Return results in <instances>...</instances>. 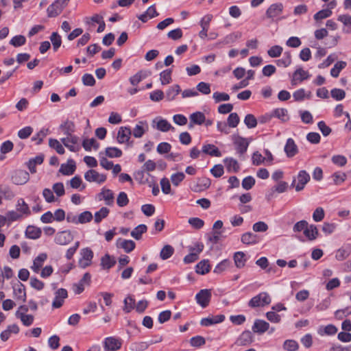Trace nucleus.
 Wrapping results in <instances>:
<instances>
[{"label": "nucleus", "instance_id": "obj_30", "mask_svg": "<svg viewBox=\"0 0 351 351\" xmlns=\"http://www.w3.org/2000/svg\"><path fill=\"white\" fill-rule=\"evenodd\" d=\"M337 20L343 25V31L345 33H351V15L342 14L338 16Z\"/></svg>", "mask_w": 351, "mask_h": 351}, {"label": "nucleus", "instance_id": "obj_11", "mask_svg": "<svg viewBox=\"0 0 351 351\" xmlns=\"http://www.w3.org/2000/svg\"><path fill=\"white\" fill-rule=\"evenodd\" d=\"M73 239V235L69 230L59 232L55 237L56 243L60 245H66L70 243Z\"/></svg>", "mask_w": 351, "mask_h": 351}, {"label": "nucleus", "instance_id": "obj_12", "mask_svg": "<svg viewBox=\"0 0 351 351\" xmlns=\"http://www.w3.org/2000/svg\"><path fill=\"white\" fill-rule=\"evenodd\" d=\"M211 298V290L202 289L196 294L195 299L197 302L202 307H206Z\"/></svg>", "mask_w": 351, "mask_h": 351}, {"label": "nucleus", "instance_id": "obj_38", "mask_svg": "<svg viewBox=\"0 0 351 351\" xmlns=\"http://www.w3.org/2000/svg\"><path fill=\"white\" fill-rule=\"evenodd\" d=\"M202 152L205 154H209L212 156L219 157L221 156V154L219 149L215 147L214 145L207 144L204 145L202 147Z\"/></svg>", "mask_w": 351, "mask_h": 351}, {"label": "nucleus", "instance_id": "obj_49", "mask_svg": "<svg viewBox=\"0 0 351 351\" xmlns=\"http://www.w3.org/2000/svg\"><path fill=\"white\" fill-rule=\"evenodd\" d=\"M82 146L86 151H90L92 148L97 149L99 143L94 138H87L84 140Z\"/></svg>", "mask_w": 351, "mask_h": 351}, {"label": "nucleus", "instance_id": "obj_7", "mask_svg": "<svg viewBox=\"0 0 351 351\" xmlns=\"http://www.w3.org/2000/svg\"><path fill=\"white\" fill-rule=\"evenodd\" d=\"M105 351H118L122 346V340L114 337H108L104 340Z\"/></svg>", "mask_w": 351, "mask_h": 351}, {"label": "nucleus", "instance_id": "obj_40", "mask_svg": "<svg viewBox=\"0 0 351 351\" xmlns=\"http://www.w3.org/2000/svg\"><path fill=\"white\" fill-rule=\"evenodd\" d=\"M115 259L109 254H105L101 259V265L105 269H109L115 264Z\"/></svg>", "mask_w": 351, "mask_h": 351}, {"label": "nucleus", "instance_id": "obj_29", "mask_svg": "<svg viewBox=\"0 0 351 351\" xmlns=\"http://www.w3.org/2000/svg\"><path fill=\"white\" fill-rule=\"evenodd\" d=\"M47 258V255L45 253H41L38 256H36L34 261L33 265L31 267V269L35 272L38 273L40 268L43 265L45 261Z\"/></svg>", "mask_w": 351, "mask_h": 351}, {"label": "nucleus", "instance_id": "obj_56", "mask_svg": "<svg viewBox=\"0 0 351 351\" xmlns=\"http://www.w3.org/2000/svg\"><path fill=\"white\" fill-rule=\"evenodd\" d=\"M109 209L102 207L99 211L95 214V221L99 223L103 219L106 218L109 214Z\"/></svg>", "mask_w": 351, "mask_h": 351}, {"label": "nucleus", "instance_id": "obj_8", "mask_svg": "<svg viewBox=\"0 0 351 351\" xmlns=\"http://www.w3.org/2000/svg\"><path fill=\"white\" fill-rule=\"evenodd\" d=\"M68 297V292L65 289L60 288L54 292V298L51 304L53 308H59L64 304Z\"/></svg>", "mask_w": 351, "mask_h": 351}, {"label": "nucleus", "instance_id": "obj_25", "mask_svg": "<svg viewBox=\"0 0 351 351\" xmlns=\"http://www.w3.org/2000/svg\"><path fill=\"white\" fill-rule=\"evenodd\" d=\"M16 210L21 213L22 216L27 217L31 214L30 208L24 199L19 198L16 204Z\"/></svg>", "mask_w": 351, "mask_h": 351}, {"label": "nucleus", "instance_id": "obj_41", "mask_svg": "<svg viewBox=\"0 0 351 351\" xmlns=\"http://www.w3.org/2000/svg\"><path fill=\"white\" fill-rule=\"evenodd\" d=\"M43 162V156H38L35 157L34 158H32L29 160V161L27 163V167L29 170L32 173H34L36 172V165H40Z\"/></svg>", "mask_w": 351, "mask_h": 351}, {"label": "nucleus", "instance_id": "obj_42", "mask_svg": "<svg viewBox=\"0 0 351 351\" xmlns=\"http://www.w3.org/2000/svg\"><path fill=\"white\" fill-rule=\"evenodd\" d=\"M123 303V310L125 313H130L135 308V300L130 295L125 298Z\"/></svg>", "mask_w": 351, "mask_h": 351}, {"label": "nucleus", "instance_id": "obj_50", "mask_svg": "<svg viewBox=\"0 0 351 351\" xmlns=\"http://www.w3.org/2000/svg\"><path fill=\"white\" fill-rule=\"evenodd\" d=\"M347 176L344 172H335L332 175L333 182L335 185H341L346 180Z\"/></svg>", "mask_w": 351, "mask_h": 351}, {"label": "nucleus", "instance_id": "obj_18", "mask_svg": "<svg viewBox=\"0 0 351 351\" xmlns=\"http://www.w3.org/2000/svg\"><path fill=\"white\" fill-rule=\"evenodd\" d=\"M149 126L146 121H139L132 130V134L134 137L141 138L148 131Z\"/></svg>", "mask_w": 351, "mask_h": 351}, {"label": "nucleus", "instance_id": "obj_21", "mask_svg": "<svg viewBox=\"0 0 351 351\" xmlns=\"http://www.w3.org/2000/svg\"><path fill=\"white\" fill-rule=\"evenodd\" d=\"M98 195L99 199L100 200H104L106 205L110 206L113 204L114 197V193L111 190L104 188Z\"/></svg>", "mask_w": 351, "mask_h": 351}, {"label": "nucleus", "instance_id": "obj_54", "mask_svg": "<svg viewBox=\"0 0 351 351\" xmlns=\"http://www.w3.org/2000/svg\"><path fill=\"white\" fill-rule=\"evenodd\" d=\"M70 186L73 189H79L82 191L85 189V185L82 183V180L80 177L75 176L69 182Z\"/></svg>", "mask_w": 351, "mask_h": 351}, {"label": "nucleus", "instance_id": "obj_45", "mask_svg": "<svg viewBox=\"0 0 351 351\" xmlns=\"http://www.w3.org/2000/svg\"><path fill=\"white\" fill-rule=\"evenodd\" d=\"M49 145L51 148L55 149L59 154H63L64 153V148L62 145L60 141L57 139L50 138L49 140Z\"/></svg>", "mask_w": 351, "mask_h": 351}, {"label": "nucleus", "instance_id": "obj_13", "mask_svg": "<svg viewBox=\"0 0 351 351\" xmlns=\"http://www.w3.org/2000/svg\"><path fill=\"white\" fill-rule=\"evenodd\" d=\"M213 16L212 14H206L203 16L199 22L202 30L199 32V36L202 39H206L208 37V31L210 27V23Z\"/></svg>", "mask_w": 351, "mask_h": 351}, {"label": "nucleus", "instance_id": "obj_32", "mask_svg": "<svg viewBox=\"0 0 351 351\" xmlns=\"http://www.w3.org/2000/svg\"><path fill=\"white\" fill-rule=\"evenodd\" d=\"M269 328V324L265 321L258 319L256 320L254 326L252 327V330L254 332L256 333H263L267 331Z\"/></svg>", "mask_w": 351, "mask_h": 351}, {"label": "nucleus", "instance_id": "obj_33", "mask_svg": "<svg viewBox=\"0 0 351 351\" xmlns=\"http://www.w3.org/2000/svg\"><path fill=\"white\" fill-rule=\"evenodd\" d=\"M25 235L31 239H36L41 235V230L34 226H29L25 230Z\"/></svg>", "mask_w": 351, "mask_h": 351}, {"label": "nucleus", "instance_id": "obj_58", "mask_svg": "<svg viewBox=\"0 0 351 351\" xmlns=\"http://www.w3.org/2000/svg\"><path fill=\"white\" fill-rule=\"evenodd\" d=\"M173 251L171 245H167L161 250L160 256L162 260H166L172 256Z\"/></svg>", "mask_w": 351, "mask_h": 351}, {"label": "nucleus", "instance_id": "obj_15", "mask_svg": "<svg viewBox=\"0 0 351 351\" xmlns=\"http://www.w3.org/2000/svg\"><path fill=\"white\" fill-rule=\"evenodd\" d=\"M132 135V131L129 127H120L117 135V141L120 144L128 143Z\"/></svg>", "mask_w": 351, "mask_h": 351}, {"label": "nucleus", "instance_id": "obj_61", "mask_svg": "<svg viewBox=\"0 0 351 351\" xmlns=\"http://www.w3.org/2000/svg\"><path fill=\"white\" fill-rule=\"evenodd\" d=\"M106 154L110 158H117L122 155V152L117 147H110L106 149Z\"/></svg>", "mask_w": 351, "mask_h": 351}, {"label": "nucleus", "instance_id": "obj_27", "mask_svg": "<svg viewBox=\"0 0 351 351\" xmlns=\"http://www.w3.org/2000/svg\"><path fill=\"white\" fill-rule=\"evenodd\" d=\"M285 152L286 155L289 158H292L297 154L298 149L292 138H289L287 141L286 145L285 146Z\"/></svg>", "mask_w": 351, "mask_h": 351}, {"label": "nucleus", "instance_id": "obj_22", "mask_svg": "<svg viewBox=\"0 0 351 351\" xmlns=\"http://www.w3.org/2000/svg\"><path fill=\"white\" fill-rule=\"evenodd\" d=\"M14 295L16 300L24 302L26 300L25 286L21 283L16 284L14 287Z\"/></svg>", "mask_w": 351, "mask_h": 351}, {"label": "nucleus", "instance_id": "obj_19", "mask_svg": "<svg viewBox=\"0 0 351 351\" xmlns=\"http://www.w3.org/2000/svg\"><path fill=\"white\" fill-rule=\"evenodd\" d=\"M189 128L190 129L193 128L194 125H202L205 121V115L203 112L197 111L192 113L189 116Z\"/></svg>", "mask_w": 351, "mask_h": 351}, {"label": "nucleus", "instance_id": "obj_60", "mask_svg": "<svg viewBox=\"0 0 351 351\" xmlns=\"http://www.w3.org/2000/svg\"><path fill=\"white\" fill-rule=\"evenodd\" d=\"M313 219L315 222L322 221L325 217V212L323 208L317 207L313 213Z\"/></svg>", "mask_w": 351, "mask_h": 351}, {"label": "nucleus", "instance_id": "obj_5", "mask_svg": "<svg viewBox=\"0 0 351 351\" xmlns=\"http://www.w3.org/2000/svg\"><path fill=\"white\" fill-rule=\"evenodd\" d=\"M153 128L162 132H167L169 130H174V128L166 119L161 117H156L152 121Z\"/></svg>", "mask_w": 351, "mask_h": 351}, {"label": "nucleus", "instance_id": "obj_26", "mask_svg": "<svg viewBox=\"0 0 351 351\" xmlns=\"http://www.w3.org/2000/svg\"><path fill=\"white\" fill-rule=\"evenodd\" d=\"M117 246L123 249L126 253H130L135 248V243L132 240L119 239L117 241Z\"/></svg>", "mask_w": 351, "mask_h": 351}, {"label": "nucleus", "instance_id": "obj_24", "mask_svg": "<svg viewBox=\"0 0 351 351\" xmlns=\"http://www.w3.org/2000/svg\"><path fill=\"white\" fill-rule=\"evenodd\" d=\"M232 140L238 152L243 154L247 150L248 142L245 138L239 136H234Z\"/></svg>", "mask_w": 351, "mask_h": 351}, {"label": "nucleus", "instance_id": "obj_14", "mask_svg": "<svg viewBox=\"0 0 351 351\" xmlns=\"http://www.w3.org/2000/svg\"><path fill=\"white\" fill-rule=\"evenodd\" d=\"M284 6L282 3L271 4L266 10L265 15L267 19H274L280 16L283 11Z\"/></svg>", "mask_w": 351, "mask_h": 351}, {"label": "nucleus", "instance_id": "obj_3", "mask_svg": "<svg viewBox=\"0 0 351 351\" xmlns=\"http://www.w3.org/2000/svg\"><path fill=\"white\" fill-rule=\"evenodd\" d=\"M69 0H56L47 9V16L50 18L58 16L67 5Z\"/></svg>", "mask_w": 351, "mask_h": 351}, {"label": "nucleus", "instance_id": "obj_53", "mask_svg": "<svg viewBox=\"0 0 351 351\" xmlns=\"http://www.w3.org/2000/svg\"><path fill=\"white\" fill-rule=\"evenodd\" d=\"M273 116L282 120L287 121L289 120L288 111L285 108H277L274 110Z\"/></svg>", "mask_w": 351, "mask_h": 351}, {"label": "nucleus", "instance_id": "obj_28", "mask_svg": "<svg viewBox=\"0 0 351 351\" xmlns=\"http://www.w3.org/2000/svg\"><path fill=\"white\" fill-rule=\"evenodd\" d=\"M308 76L309 75L307 71L303 70L302 69H298L293 73L291 81L292 84L296 85L302 82L303 80L307 79Z\"/></svg>", "mask_w": 351, "mask_h": 351}, {"label": "nucleus", "instance_id": "obj_62", "mask_svg": "<svg viewBox=\"0 0 351 351\" xmlns=\"http://www.w3.org/2000/svg\"><path fill=\"white\" fill-rule=\"evenodd\" d=\"M337 225L334 223L324 222L322 230L325 234H331L336 230Z\"/></svg>", "mask_w": 351, "mask_h": 351}, {"label": "nucleus", "instance_id": "obj_43", "mask_svg": "<svg viewBox=\"0 0 351 351\" xmlns=\"http://www.w3.org/2000/svg\"><path fill=\"white\" fill-rule=\"evenodd\" d=\"M149 343L146 341L133 342L130 346V351H144L148 348Z\"/></svg>", "mask_w": 351, "mask_h": 351}, {"label": "nucleus", "instance_id": "obj_44", "mask_svg": "<svg viewBox=\"0 0 351 351\" xmlns=\"http://www.w3.org/2000/svg\"><path fill=\"white\" fill-rule=\"evenodd\" d=\"M234 261L237 268H242L245 266L246 259L245 254L242 252H237L234 255Z\"/></svg>", "mask_w": 351, "mask_h": 351}, {"label": "nucleus", "instance_id": "obj_2", "mask_svg": "<svg viewBox=\"0 0 351 351\" xmlns=\"http://www.w3.org/2000/svg\"><path fill=\"white\" fill-rule=\"evenodd\" d=\"M310 180V175L304 170L299 171L295 178H293L291 186L295 187L297 192L302 191L306 184Z\"/></svg>", "mask_w": 351, "mask_h": 351}, {"label": "nucleus", "instance_id": "obj_57", "mask_svg": "<svg viewBox=\"0 0 351 351\" xmlns=\"http://www.w3.org/2000/svg\"><path fill=\"white\" fill-rule=\"evenodd\" d=\"M230 266V261L228 260H223L220 262L214 269L213 272L220 274L226 271Z\"/></svg>", "mask_w": 351, "mask_h": 351}, {"label": "nucleus", "instance_id": "obj_16", "mask_svg": "<svg viewBox=\"0 0 351 351\" xmlns=\"http://www.w3.org/2000/svg\"><path fill=\"white\" fill-rule=\"evenodd\" d=\"M202 244H197L195 247L191 249V252L184 258V262L186 264L195 262L199 258V253L203 250Z\"/></svg>", "mask_w": 351, "mask_h": 351}, {"label": "nucleus", "instance_id": "obj_9", "mask_svg": "<svg viewBox=\"0 0 351 351\" xmlns=\"http://www.w3.org/2000/svg\"><path fill=\"white\" fill-rule=\"evenodd\" d=\"M61 142L71 152H78L80 149V147L78 144L79 138L76 136H74V135L66 136V137L61 138Z\"/></svg>", "mask_w": 351, "mask_h": 351}, {"label": "nucleus", "instance_id": "obj_55", "mask_svg": "<svg viewBox=\"0 0 351 351\" xmlns=\"http://www.w3.org/2000/svg\"><path fill=\"white\" fill-rule=\"evenodd\" d=\"M283 348L287 351H296L299 348V345L296 341L288 339L284 342Z\"/></svg>", "mask_w": 351, "mask_h": 351}, {"label": "nucleus", "instance_id": "obj_6", "mask_svg": "<svg viewBox=\"0 0 351 351\" xmlns=\"http://www.w3.org/2000/svg\"><path fill=\"white\" fill-rule=\"evenodd\" d=\"M80 256L78 265L81 268L85 269L92 264L93 252L90 248H82L80 250Z\"/></svg>", "mask_w": 351, "mask_h": 351}, {"label": "nucleus", "instance_id": "obj_10", "mask_svg": "<svg viewBox=\"0 0 351 351\" xmlns=\"http://www.w3.org/2000/svg\"><path fill=\"white\" fill-rule=\"evenodd\" d=\"M84 178L89 182L101 184L106 181V176L104 174L99 173L94 169H90L85 173Z\"/></svg>", "mask_w": 351, "mask_h": 351}, {"label": "nucleus", "instance_id": "obj_39", "mask_svg": "<svg viewBox=\"0 0 351 351\" xmlns=\"http://www.w3.org/2000/svg\"><path fill=\"white\" fill-rule=\"evenodd\" d=\"M147 230V227L146 225H138L131 232V236L136 240H140L142 238V234L146 232Z\"/></svg>", "mask_w": 351, "mask_h": 351}, {"label": "nucleus", "instance_id": "obj_31", "mask_svg": "<svg viewBox=\"0 0 351 351\" xmlns=\"http://www.w3.org/2000/svg\"><path fill=\"white\" fill-rule=\"evenodd\" d=\"M225 319V316L223 315H216L212 317L204 318L201 320L200 324L204 326H208L212 324H218L222 322Z\"/></svg>", "mask_w": 351, "mask_h": 351}, {"label": "nucleus", "instance_id": "obj_59", "mask_svg": "<svg viewBox=\"0 0 351 351\" xmlns=\"http://www.w3.org/2000/svg\"><path fill=\"white\" fill-rule=\"evenodd\" d=\"M160 80L162 85L168 84L171 80V71L165 70L160 73Z\"/></svg>", "mask_w": 351, "mask_h": 351}, {"label": "nucleus", "instance_id": "obj_47", "mask_svg": "<svg viewBox=\"0 0 351 351\" xmlns=\"http://www.w3.org/2000/svg\"><path fill=\"white\" fill-rule=\"evenodd\" d=\"M147 76L145 71H141L130 78V82L133 86H136L141 80Z\"/></svg>", "mask_w": 351, "mask_h": 351}, {"label": "nucleus", "instance_id": "obj_37", "mask_svg": "<svg viewBox=\"0 0 351 351\" xmlns=\"http://www.w3.org/2000/svg\"><path fill=\"white\" fill-rule=\"evenodd\" d=\"M252 342V336L250 331L243 332L237 341L239 346H247Z\"/></svg>", "mask_w": 351, "mask_h": 351}, {"label": "nucleus", "instance_id": "obj_36", "mask_svg": "<svg viewBox=\"0 0 351 351\" xmlns=\"http://www.w3.org/2000/svg\"><path fill=\"white\" fill-rule=\"evenodd\" d=\"M60 130L66 136L73 135L75 131V124L71 121H66L60 125Z\"/></svg>", "mask_w": 351, "mask_h": 351}, {"label": "nucleus", "instance_id": "obj_63", "mask_svg": "<svg viewBox=\"0 0 351 351\" xmlns=\"http://www.w3.org/2000/svg\"><path fill=\"white\" fill-rule=\"evenodd\" d=\"M0 193L3 197L8 200H11L15 197L14 193L8 186L0 187Z\"/></svg>", "mask_w": 351, "mask_h": 351}, {"label": "nucleus", "instance_id": "obj_48", "mask_svg": "<svg viewBox=\"0 0 351 351\" xmlns=\"http://www.w3.org/2000/svg\"><path fill=\"white\" fill-rule=\"evenodd\" d=\"M241 241L244 244H254L257 242V237L252 232H246L241 236Z\"/></svg>", "mask_w": 351, "mask_h": 351}, {"label": "nucleus", "instance_id": "obj_4", "mask_svg": "<svg viewBox=\"0 0 351 351\" xmlns=\"http://www.w3.org/2000/svg\"><path fill=\"white\" fill-rule=\"evenodd\" d=\"M271 302V299L269 293L267 292H261L250 300L249 306L253 308L264 306L269 305Z\"/></svg>", "mask_w": 351, "mask_h": 351}, {"label": "nucleus", "instance_id": "obj_52", "mask_svg": "<svg viewBox=\"0 0 351 351\" xmlns=\"http://www.w3.org/2000/svg\"><path fill=\"white\" fill-rule=\"evenodd\" d=\"M180 91V88L178 84L171 86L166 93L167 99L170 101L173 100Z\"/></svg>", "mask_w": 351, "mask_h": 351}, {"label": "nucleus", "instance_id": "obj_51", "mask_svg": "<svg viewBox=\"0 0 351 351\" xmlns=\"http://www.w3.org/2000/svg\"><path fill=\"white\" fill-rule=\"evenodd\" d=\"M350 255L349 247H342L337 250L335 258L337 260L341 261L348 258Z\"/></svg>", "mask_w": 351, "mask_h": 351}, {"label": "nucleus", "instance_id": "obj_46", "mask_svg": "<svg viewBox=\"0 0 351 351\" xmlns=\"http://www.w3.org/2000/svg\"><path fill=\"white\" fill-rule=\"evenodd\" d=\"M347 65V63L344 61L337 62L330 71V75L334 77H337L342 69H343Z\"/></svg>", "mask_w": 351, "mask_h": 351}, {"label": "nucleus", "instance_id": "obj_35", "mask_svg": "<svg viewBox=\"0 0 351 351\" xmlns=\"http://www.w3.org/2000/svg\"><path fill=\"white\" fill-rule=\"evenodd\" d=\"M210 270V265L208 260L200 261L195 267V271L198 274L204 275Z\"/></svg>", "mask_w": 351, "mask_h": 351}, {"label": "nucleus", "instance_id": "obj_17", "mask_svg": "<svg viewBox=\"0 0 351 351\" xmlns=\"http://www.w3.org/2000/svg\"><path fill=\"white\" fill-rule=\"evenodd\" d=\"M29 179V173L23 170L15 171L12 176V181L15 184H24Z\"/></svg>", "mask_w": 351, "mask_h": 351}, {"label": "nucleus", "instance_id": "obj_23", "mask_svg": "<svg viewBox=\"0 0 351 351\" xmlns=\"http://www.w3.org/2000/svg\"><path fill=\"white\" fill-rule=\"evenodd\" d=\"M304 235L307 240L311 241H314L319 237V230L315 225L308 223L304 230Z\"/></svg>", "mask_w": 351, "mask_h": 351}, {"label": "nucleus", "instance_id": "obj_64", "mask_svg": "<svg viewBox=\"0 0 351 351\" xmlns=\"http://www.w3.org/2000/svg\"><path fill=\"white\" fill-rule=\"evenodd\" d=\"M50 40L51 41L53 49L56 51L61 45V37L58 34L57 32H53L50 36Z\"/></svg>", "mask_w": 351, "mask_h": 351}, {"label": "nucleus", "instance_id": "obj_20", "mask_svg": "<svg viewBox=\"0 0 351 351\" xmlns=\"http://www.w3.org/2000/svg\"><path fill=\"white\" fill-rule=\"evenodd\" d=\"M76 169L75 162L72 159H69L66 163L61 165L59 172L65 176L72 175Z\"/></svg>", "mask_w": 351, "mask_h": 351}, {"label": "nucleus", "instance_id": "obj_34", "mask_svg": "<svg viewBox=\"0 0 351 351\" xmlns=\"http://www.w3.org/2000/svg\"><path fill=\"white\" fill-rule=\"evenodd\" d=\"M226 169L229 172H237L239 169L238 162L232 158H227L223 160Z\"/></svg>", "mask_w": 351, "mask_h": 351}, {"label": "nucleus", "instance_id": "obj_1", "mask_svg": "<svg viewBox=\"0 0 351 351\" xmlns=\"http://www.w3.org/2000/svg\"><path fill=\"white\" fill-rule=\"evenodd\" d=\"M29 308L27 305H21L15 312V316L20 319L25 326H31L34 321V316L28 314Z\"/></svg>", "mask_w": 351, "mask_h": 351}]
</instances>
